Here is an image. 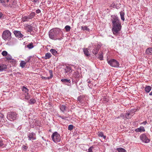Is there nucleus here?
<instances>
[{"label": "nucleus", "instance_id": "6e6d98bb", "mask_svg": "<svg viewBox=\"0 0 152 152\" xmlns=\"http://www.w3.org/2000/svg\"><path fill=\"white\" fill-rule=\"evenodd\" d=\"M87 82L88 83H91L90 80L89 79H88L87 80Z\"/></svg>", "mask_w": 152, "mask_h": 152}, {"label": "nucleus", "instance_id": "412c9836", "mask_svg": "<svg viewBox=\"0 0 152 152\" xmlns=\"http://www.w3.org/2000/svg\"><path fill=\"white\" fill-rule=\"evenodd\" d=\"M22 89L23 93L26 94H28V90L26 87L24 86H23L22 87Z\"/></svg>", "mask_w": 152, "mask_h": 152}, {"label": "nucleus", "instance_id": "864d4df0", "mask_svg": "<svg viewBox=\"0 0 152 152\" xmlns=\"http://www.w3.org/2000/svg\"><path fill=\"white\" fill-rule=\"evenodd\" d=\"M147 123V122L146 121H145L143 122L142 123V124L144 125H145Z\"/></svg>", "mask_w": 152, "mask_h": 152}, {"label": "nucleus", "instance_id": "f704fd0d", "mask_svg": "<svg viewBox=\"0 0 152 152\" xmlns=\"http://www.w3.org/2000/svg\"><path fill=\"white\" fill-rule=\"evenodd\" d=\"M81 29L83 31H89V28H88L87 26H82L81 27Z\"/></svg>", "mask_w": 152, "mask_h": 152}, {"label": "nucleus", "instance_id": "4d7b16f0", "mask_svg": "<svg viewBox=\"0 0 152 152\" xmlns=\"http://www.w3.org/2000/svg\"><path fill=\"white\" fill-rule=\"evenodd\" d=\"M104 100H105V101L107 102L108 101V100L106 98H104Z\"/></svg>", "mask_w": 152, "mask_h": 152}, {"label": "nucleus", "instance_id": "3c124183", "mask_svg": "<svg viewBox=\"0 0 152 152\" xmlns=\"http://www.w3.org/2000/svg\"><path fill=\"white\" fill-rule=\"evenodd\" d=\"M120 4H118V6H116L115 5V3L113 5V6H114V7H115L116 8H118V7H119V5H120Z\"/></svg>", "mask_w": 152, "mask_h": 152}, {"label": "nucleus", "instance_id": "39448f33", "mask_svg": "<svg viewBox=\"0 0 152 152\" xmlns=\"http://www.w3.org/2000/svg\"><path fill=\"white\" fill-rule=\"evenodd\" d=\"M107 62L112 67H118L119 66V62L115 59H111L107 60Z\"/></svg>", "mask_w": 152, "mask_h": 152}, {"label": "nucleus", "instance_id": "7c9ffc66", "mask_svg": "<svg viewBox=\"0 0 152 152\" xmlns=\"http://www.w3.org/2000/svg\"><path fill=\"white\" fill-rule=\"evenodd\" d=\"M120 14L121 19L124 21L125 20L124 18V13L123 11H121L120 12Z\"/></svg>", "mask_w": 152, "mask_h": 152}, {"label": "nucleus", "instance_id": "49530a36", "mask_svg": "<svg viewBox=\"0 0 152 152\" xmlns=\"http://www.w3.org/2000/svg\"><path fill=\"white\" fill-rule=\"evenodd\" d=\"M59 117L60 118H61L62 119H64V120H65L67 118V117H64L63 116H61V115H60L59 116Z\"/></svg>", "mask_w": 152, "mask_h": 152}, {"label": "nucleus", "instance_id": "bf43d9fd", "mask_svg": "<svg viewBox=\"0 0 152 152\" xmlns=\"http://www.w3.org/2000/svg\"><path fill=\"white\" fill-rule=\"evenodd\" d=\"M149 95L150 96H152V91L149 93Z\"/></svg>", "mask_w": 152, "mask_h": 152}, {"label": "nucleus", "instance_id": "f8f14e48", "mask_svg": "<svg viewBox=\"0 0 152 152\" xmlns=\"http://www.w3.org/2000/svg\"><path fill=\"white\" fill-rule=\"evenodd\" d=\"M85 96L83 95H80L77 98V101L80 103L82 104L84 102Z\"/></svg>", "mask_w": 152, "mask_h": 152}, {"label": "nucleus", "instance_id": "b1692460", "mask_svg": "<svg viewBox=\"0 0 152 152\" xmlns=\"http://www.w3.org/2000/svg\"><path fill=\"white\" fill-rule=\"evenodd\" d=\"M51 55L50 53H48L45 54V56L44 58L45 59L50 58L51 57Z\"/></svg>", "mask_w": 152, "mask_h": 152}, {"label": "nucleus", "instance_id": "a878e982", "mask_svg": "<svg viewBox=\"0 0 152 152\" xmlns=\"http://www.w3.org/2000/svg\"><path fill=\"white\" fill-rule=\"evenodd\" d=\"M116 150L118 152H126L124 149L121 148H117Z\"/></svg>", "mask_w": 152, "mask_h": 152}, {"label": "nucleus", "instance_id": "2eb2a0df", "mask_svg": "<svg viewBox=\"0 0 152 152\" xmlns=\"http://www.w3.org/2000/svg\"><path fill=\"white\" fill-rule=\"evenodd\" d=\"M61 81L67 86H69L70 85L71 81L69 79H61Z\"/></svg>", "mask_w": 152, "mask_h": 152}, {"label": "nucleus", "instance_id": "37998d69", "mask_svg": "<svg viewBox=\"0 0 152 152\" xmlns=\"http://www.w3.org/2000/svg\"><path fill=\"white\" fill-rule=\"evenodd\" d=\"M27 148H28V147L26 146H25V145H23L22 146V149H23V150H24L25 151H26L27 150Z\"/></svg>", "mask_w": 152, "mask_h": 152}, {"label": "nucleus", "instance_id": "a18cd8bd", "mask_svg": "<svg viewBox=\"0 0 152 152\" xmlns=\"http://www.w3.org/2000/svg\"><path fill=\"white\" fill-rule=\"evenodd\" d=\"M30 98V96H29L28 95V94H26L25 95V99H26L28 100Z\"/></svg>", "mask_w": 152, "mask_h": 152}, {"label": "nucleus", "instance_id": "0eeeda50", "mask_svg": "<svg viewBox=\"0 0 152 152\" xmlns=\"http://www.w3.org/2000/svg\"><path fill=\"white\" fill-rule=\"evenodd\" d=\"M140 140L143 142L145 143H148L150 141V139L147 137L146 134H143L141 135L140 137Z\"/></svg>", "mask_w": 152, "mask_h": 152}, {"label": "nucleus", "instance_id": "f257e3e1", "mask_svg": "<svg viewBox=\"0 0 152 152\" xmlns=\"http://www.w3.org/2000/svg\"><path fill=\"white\" fill-rule=\"evenodd\" d=\"M111 21L112 23V31L113 33L117 35L121 28V23L118 18L115 16H112Z\"/></svg>", "mask_w": 152, "mask_h": 152}, {"label": "nucleus", "instance_id": "09e8293b", "mask_svg": "<svg viewBox=\"0 0 152 152\" xmlns=\"http://www.w3.org/2000/svg\"><path fill=\"white\" fill-rule=\"evenodd\" d=\"M31 56H29L27 58L26 60V62H29V61H30V60L31 59Z\"/></svg>", "mask_w": 152, "mask_h": 152}, {"label": "nucleus", "instance_id": "8fccbe9b", "mask_svg": "<svg viewBox=\"0 0 152 152\" xmlns=\"http://www.w3.org/2000/svg\"><path fill=\"white\" fill-rule=\"evenodd\" d=\"M36 13L39 14L41 12V11L39 9H37L36 11Z\"/></svg>", "mask_w": 152, "mask_h": 152}, {"label": "nucleus", "instance_id": "72a5a7b5", "mask_svg": "<svg viewBox=\"0 0 152 152\" xmlns=\"http://www.w3.org/2000/svg\"><path fill=\"white\" fill-rule=\"evenodd\" d=\"M26 64V62L24 61H21L20 64V66L22 68H24L25 67V65Z\"/></svg>", "mask_w": 152, "mask_h": 152}, {"label": "nucleus", "instance_id": "6ab92c4d", "mask_svg": "<svg viewBox=\"0 0 152 152\" xmlns=\"http://www.w3.org/2000/svg\"><path fill=\"white\" fill-rule=\"evenodd\" d=\"M29 19H30L28 15L24 16L22 18V22H25L27 21H28Z\"/></svg>", "mask_w": 152, "mask_h": 152}, {"label": "nucleus", "instance_id": "c85d7f7f", "mask_svg": "<svg viewBox=\"0 0 152 152\" xmlns=\"http://www.w3.org/2000/svg\"><path fill=\"white\" fill-rule=\"evenodd\" d=\"M97 134L99 137H103L104 139L106 138V136L104 135L103 133L102 132H99Z\"/></svg>", "mask_w": 152, "mask_h": 152}, {"label": "nucleus", "instance_id": "f03ea898", "mask_svg": "<svg viewBox=\"0 0 152 152\" xmlns=\"http://www.w3.org/2000/svg\"><path fill=\"white\" fill-rule=\"evenodd\" d=\"M61 30L58 28H54L51 29L49 32L50 38H54L57 36L60 32Z\"/></svg>", "mask_w": 152, "mask_h": 152}, {"label": "nucleus", "instance_id": "603ef678", "mask_svg": "<svg viewBox=\"0 0 152 152\" xmlns=\"http://www.w3.org/2000/svg\"><path fill=\"white\" fill-rule=\"evenodd\" d=\"M0 117H1V118H3L4 117V115L2 114H0Z\"/></svg>", "mask_w": 152, "mask_h": 152}, {"label": "nucleus", "instance_id": "052dcab7", "mask_svg": "<svg viewBox=\"0 0 152 152\" xmlns=\"http://www.w3.org/2000/svg\"><path fill=\"white\" fill-rule=\"evenodd\" d=\"M35 120V122H37H37H38V121H37V120Z\"/></svg>", "mask_w": 152, "mask_h": 152}, {"label": "nucleus", "instance_id": "a211bd4d", "mask_svg": "<svg viewBox=\"0 0 152 152\" xmlns=\"http://www.w3.org/2000/svg\"><path fill=\"white\" fill-rule=\"evenodd\" d=\"M6 69H7V66L6 65L3 64L0 65V72H2Z\"/></svg>", "mask_w": 152, "mask_h": 152}, {"label": "nucleus", "instance_id": "69168bd1", "mask_svg": "<svg viewBox=\"0 0 152 152\" xmlns=\"http://www.w3.org/2000/svg\"><path fill=\"white\" fill-rule=\"evenodd\" d=\"M59 39V40H60L61 38H60Z\"/></svg>", "mask_w": 152, "mask_h": 152}, {"label": "nucleus", "instance_id": "aec40b11", "mask_svg": "<svg viewBox=\"0 0 152 152\" xmlns=\"http://www.w3.org/2000/svg\"><path fill=\"white\" fill-rule=\"evenodd\" d=\"M151 90V87L149 86H146L145 89V91L147 93H148Z\"/></svg>", "mask_w": 152, "mask_h": 152}, {"label": "nucleus", "instance_id": "79ce46f5", "mask_svg": "<svg viewBox=\"0 0 152 152\" xmlns=\"http://www.w3.org/2000/svg\"><path fill=\"white\" fill-rule=\"evenodd\" d=\"M4 15L1 12H0V18L2 19L4 18Z\"/></svg>", "mask_w": 152, "mask_h": 152}, {"label": "nucleus", "instance_id": "ddd939ff", "mask_svg": "<svg viewBox=\"0 0 152 152\" xmlns=\"http://www.w3.org/2000/svg\"><path fill=\"white\" fill-rule=\"evenodd\" d=\"M14 33L15 36L17 37L22 38L23 36V34L19 31H14Z\"/></svg>", "mask_w": 152, "mask_h": 152}, {"label": "nucleus", "instance_id": "9b49d317", "mask_svg": "<svg viewBox=\"0 0 152 152\" xmlns=\"http://www.w3.org/2000/svg\"><path fill=\"white\" fill-rule=\"evenodd\" d=\"M31 25V24L28 25L27 24L25 26V29L28 32H31L33 30V26Z\"/></svg>", "mask_w": 152, "mask_h": 152}, {"label": "nucleus", "instance_id": "4be33fe9", "mask_svg": "<svg viewBox=\"0 0 152 152\" xmlns=\"http://www.w3.org/2000/svg\"><path fill=\"white\" fill-rule=\"evenodd\" d=\"M9 0H0V3L2 5L5 7L6 4Z\"/></svg>", "mask_w": 152, "mask_h": 152}, {"label": "nucleus", "instance_id": "c756f323", "mask_svg": "<svg viewBox=\"0 0 152 152\" xmlns=\"http://www.w3.org/2000/svg\"><path fill=\"white\" fill-rule=\"evenodd\" d=\"M83 52L85 55L87 56H88L90 55L89 51L87 48H84L83 49Z\"/></svg>", "mask_w": 152, "mask_h": 152}, {"label": "nucleus", "instance_id": "680f3d73", "mask_svg": "<svg viewBox=\"0 0 152 152\" xmlns=\"http://www.w3.org/2000/svg\"><path fill=\"white\" fill-rule=\"evenodd\" d=\"M88 86L89 87H90V86H89V84H88Z\"/></svg>", "mask_w": 152, "mask_h": 152}, {"label": "nucleus", "instance_id": "2f4dec72", "mask_svg": "<svg viewBox=\"0 0 152 152\" xmlns=\"http://www.w3.org/2000/svg\"><path fill=\"white\" fill-rule=\"evenodd\" d=\"M50 52L54 56H56L57 54V51L55 49H51L50 50Z\"/></svg>", "mask_w": 152, "mask_h": 152}, {"label": "nucleus", "instance_id": "e2e57ef3", "mask_svg": "<svg viewBox=\"0 0 152 152\" xmlns=\"http://www.w3.org/2000/svg\"><path fill=\"white\" fill-rule=\"evenodd\" d=\"M120 117H120V116L119 117H118L117 118H119Z\"/></svg>", "mask_w": 152, "mask_h": 152}, {"label": "nucleus", "instance_id": "7ed1b4c3", "mask_svg": "<svg viewBox=\"0 0 152 152\" xmlns=\"http://www.w3.org/2000/svg\"><path fill=\"white\" fill-rule=\"evenodd\" d=\"M51 138L53 141L55 143H57L60 142L61 140L60 135L56 132H55L53 133Z\"/></svg>", "mask_w": 152, "mask_h": 152}, {"label": "nucleus", "instance_id": "cd10ccee", "mask_svg": "<svg viewBox=\"0 0 152 152\" xmlns=\"http://www.w3.org/2000/svg\"><path fill=\"white\" fill-rule=\"evenodd\" d=\"M66 106L64 104L61 105L60 106V108L61 111L63 112H64V111L66 110Z\"/></svg>", "mask_w": 152, "mask_h": 152}, {"label": "nucleus", "instance_id": "f3484780", "mask_svg": "<svg viewBox=\"0 0 152 152\" xmlns=\"http://www.w3.org/2000/svg\"><path fill=\"white\" fill-rule=\"evenodd\" d=\"M145 53L147 54L152 55V48H148L146 50Z\"/></svg>", "mask_w": 152, "mask_h": 152}, {"label": "nucleus", "instance_id": "9d476101", "mask_svg": "<svg viewBox=\"0 0 152 152\" xmlns=\"http://www.w3.org/2000/svg\"><path fill=\"white\" fill-rule=\"evenodd\" d=\"M132 116V115L131 114V112H127L125 115L121 114L120 115V117H123V118L124 119H129Z\"/></svg>", "mask_w": 152, "mask_h": 152}, {"label": "nucleus", "instance_id": "4c0bfd02", "mask_svg": "<svg viewBox=\"0 0 152 152\" xmlns=\"http://www.w3.org/2000/svg\"><path fill=\"white\" fill-rule=\"evenodd\" d=\"M65 29L66 31H69L70 30L71 27L67 25L65 27Z\"/></svg>", "mask_w": 152, "mask_h": 152}, {"label": "nucleus", "instance_id": "dca6fc26", "mask_svg": "<svg viewBox=\"0 0 152 152\" xmlns=\"http://www.w3.org/2000/svg\"><path fill=\"white\" fill-rule=\"evenodd\" d=\"M145 131L144 128L142 126H141L140 128H137L135 129V131L136 132H144Z\"/></svg>", "mask_w": 152, "mask_h": 152}, {"label": "nucleus", "instance_id": "20e7f679", "mask_svg": "<svg viewBox=\"0 0 152 152\" xmlns=\"http://www.w3.org/2000/svg\"><path fill=\"white\" fill-rule=\"evenodd\" d=\"M16 2V0H9L7 3L5 4V7L15 8L17 6Z\"/></svg>", "mask_w": 152, "mask_h": 152}, {"label": "nucleus", "instance_id": "bb28decb", "mask_svg": "<svg viewBox=\"0 0 152 152\" xmlns=\"http://www.w3.org/2000/svg\"><path fill=\"white\" fill-rule=\"evenodd\" d=\"M49 73L50 76L49 77H46V80H49L53 77V72L51 70H49Z\"/></svg>", "mask_w": 152, "mask_h": 152}, {"label": "nucleus", "instance_id": "5701e85b", "mask_svg": "<svg viewBox=\"0 0 152 152\" xmlns=\"http://www.w3.org/2000/svg\"><path fill=\"white\" fill-rule=\"evenodd\" d=\"M66 73H70L71 72V67L69 66H66L64 69Z\"/></svg>", "mask_w": 152, "mask_h": 152}, {"label": "nucleus", "instance_id": "a19ab883", "mask_svg": "<svg viewBox=\"0 0 152 152\" xmlns=\"http://www.w3.org/2000/svg\"><path fill=\"white\" fill-rule=\"evenodd\" d=\"M93 148L94 147L93 146H91L88 149V152H92V150Z\"/></svg>", "mask_w": 152, "mask_h": 152}, {"label": "nucleus", "instance_id": "e433bc0d", "mask_svg": "<svg viewBox=\"0 0 152 152\" xmlns=\"http://www.w3.org/2000/svg\"><path fill=\"white\" fill-rule=\"evenodd\" d=\"M27 47L29 49H31L33 48L34 47L33 43H31L28 45H27Z\"/></svg>", "mask_w": 152, "mask_h": 152}, {"label": "nucleus", "instance_id": "338daca9", "mask_svg": "<svg viewBox=\"0 0 152 152\" xmlns=\"http://www.w3.org/2000/svg\"><path fill=\"white\" fill-rule=\"evenodd\" d=\"M59 39V40H60L61 38H60Z\"/></svg>", "mask_w": 152, "mask_h": 152}, {"label": "nucleus", "instance_id": "4468645a", "mask_svg": "<svg viewBox=\"0 0 152 152\" xmlns=\"http://www.w3.org/2000/svg\"><path fill=\"white\" fill-rule=\"evenodd\" d=\"M100 48V46L99 45H98L96 47L94 48L93 51V53L95 55H96L98 52V51Z\"/></svg>", "mask_w": 152, "mask_h": 152}, {"label": "nucleus", "instance_id": "0e129e2a", "mask_svg": "<svg viewBox=\"0 0 152 152\" xmlns=\"http://www.w3.org/2000/svg\"><path fill=\"white\" fill-rule=\"evenodd\" d=\"M7 39V38H6V39H4V40H6V39Z\"/></svg>", "mask_w": 152, "mask_h": 152}, {"label": "nucleus", "instance_id": "6e6552de", "mask_svg": "<svg viewBox=\"0 0 152 152\" xmlns=\"http://www.w3.org/2000/svg\"><path fill=\"white\" fill-rule=\"evenodd\" d=\"M3 38H10L11 37V33L8 30L4 31L2 34Z\"/></svg>", "mask_w": 152, "mask_h": 152}, {"label": "nucleus", "instance_id": "1a4fd4ad", "mask_svg": "<svg viewBox=\"0 0 152 152\" xmlns=\"http://www.w3.org/2000/svg\"><path fill=\"white\" fill-rule=\"evenodd\" d=\"M27 137L29 140H34L36 139V134L34 132H29L27 135Z\"/></svg>", "mask_w": 152, "mask_h": 152}, {"label": "nucleus", "instance_id": "473e14b6", "mask_svg": "<svg viewBox=\"0 0 152 152\" xmlns=\"http://www.w3.org/2000/svg\"><path fill=\"white\" fill-rule=\"evenodd\" d=\"M35 15V13L34 12H32L29 15H28L30 19H31Z\"/></svg>", "mask_w": 152, "mask_h": 152}, {"label": "nucleus", "instance_id": "ea45409f", "mask_svg": "<svg viewBox=\"0 0 152 152\" xmlns=\"http://www.w3.org/2000/svg\"><path fill=\"white\" fill-rule=\"evenodd\" d=\"M2 55L4 56H5L7 55V52L5 51H3L1 53Z\"/></svg>", "mask_w": 152, "mask_h": 152}, {"label": "nucleus", "instance_id": "393cba45", "mask_svg": "<svg viewBox=\"0 0 152 152\" xmlns=\"http://www.w3.org/2000/svg\"><path fill=\"white\" fill-rule=\"evenodd\" d=\"M97 56L98 58L100 59V60H103V53L101 52V53H99Z\"/></svg>", "mask_w": 152, "mask_h": 152}, {"label": "nucleus", "instance_id": "13d9d810", "mask_svg": "<svg viewBox=\"0 0 152 152\" xmlns=\"http://www.w3.org/2000/svg\"><path fill=\"white\" fill-rule=\"evenodd\" d=\"M38 1V0H32V1L35 2H36L37 1Z\"/></svg>", "mask_w": 152, "mask_h": 152}, {"label": "nucleus", "instance_id": "c03bdc74", "mask_svg": "<svg viewBox=\"0 0 152 152\" xmlns=\"http://www.w3.org/2000/svg\"><path fill=\"white\" fill-rule=\"evenodd\" d=\"M6 59L8 60H10L12 59V57L10 56H7Z\"/></svg>", "mask_w": 152, "mask_h": 152}, {"label": "nucleus", "instance_id": "58836bf2", "mask_svg": "<svg viewBox=\"0 0 152 152\" xmlns=\"http://www.w3.org/2000/svg\"><path fill=\"white\" fill-rule=\"evenodd\" d=\"M74 128V126L72 125H69L68 127V129L70 131L72 130Z\"/></svg>", "mask_w": 152, "mask_h": 152}, {"label": "nucleus", "instance_id": "423d86ee", "mask_svg": "<svg viewBox=\"0 0 152 152\" xmlns=\"http://www.w3.org/2000/svg\"><path fill=\"white\" fill-rule=\"evenodd\" d=\"M17 115V114L14 112L9 113L7 115V118L11 121H14L15 120Z\"/></svg>", "mask_w": 152, "mask_h": 152}, {"label": "nucleus", "instance_id": "c9c22d12", "mask_svg": "<svg viewBox=\"0 0 152 152\" xmlns=\"http://www.w3.org/2000/svg\"><path fill=\"white\" fill-rule=\"evenodd\" d=\"M36 102V100L34 99H32L30 100L29 103L30 104H34Z\"/></svg>", "mask_w": 152, "mask_h": 152}, {"label": "nucleus", "instance_id": "de8ad7c7", "mask_svg": "<svg viewBox=\"0 0 152 152\" xmlns=\"http://www.w3.org/2000/svg\"><path fill=\"white\" fill-rule=\"evenodd\" d=\"M4 145V143L2 140H0V147H2Z\"/></svg>", "mask_w": 152, "mask_h": 152}, {"label": "nucleus", "instance_id": "5fc2aeb1", "mask_svg": "<svg viewBox=\"0 0 152 152\" xmlns=\"http://www.w3.org/2000/svg\"><path fill=\"white\" fill-rule=\"evenodd\" d=\"M41 77L43 79L46 80V77L42 76Z\"/></svg>", "mask_w": 152, "mask_h": 152}]
</instances>
